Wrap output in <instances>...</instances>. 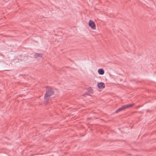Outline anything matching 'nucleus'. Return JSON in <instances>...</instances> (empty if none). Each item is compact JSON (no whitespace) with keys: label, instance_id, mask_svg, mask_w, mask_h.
I'll list each match as a JSON object with an SVG mask.
<instances>
[{"label":"nucleus","instance_id":"f03ea898","mask_svg":"<svg viewBox=\"0 0 156 156\" xmlns=\"http://www.w3.org/2000/svg\"><path fill=\"white\" fill-rule=\"evenodd\" d=\"M133 105V104H128V105H124L122 106V107H121V108H119V109H117L116 111L115 112L118 113V112H119L120 111H122L123 110H124V109H125L127 108L131 107H132Z\"/></svg>","mask_w":156,"mask_h":156},{"label":"nucleus","instance_id":"423d86ee","mask_svg":"<svg viewBox=\"0 0 156 156\" xmlns=\"http://www.w3.org/2000/svg\"><path fill=\"white\" fill-rule=\"evenodd\" d=\"M42 56V54H41L38 53L35 54L34 55V57L36 58H37L38 57H41Z\"/></svg>","mask_w":156,"mask_h":156},{"label":"nucleus","instance_id":"7ed1b4c3","mask_svg":"<svg viewBox=\"0 0 156 156\" xmlns=\"http://www.w3.org/2000/svg\"><path fill=\"white\" fill-rule=\"evenodd\" d=\"M89 25L91 28L93 30H95L96 29L95 24L94 21L91 20H90L88 23Z\"/></svg>","mask_w":156,"mask_h":156},{"label":"nucleus","instance_id":"39448f33","mask_svg":"<svg viewBox=\"0 0 156 156\" xmlns=\"http://www.w3.org/2000/svg\"><path fill=\"white\" fill-rule=\"evenodd\" d=\"M98 72L99 74L103 75L104 74L105 71L103 69H98Z\"/></svg>","mask_w":156,"mask_h":156},{"label":"nucleus","instance_id":"20e7f679","mask_svg":"<svg viewBox=\"0 0 156 156\" xmlns=\"http://www.w3.org/2000/svg\"><path fill=\"white\" fill-rule=\"evenodd\" d=\"M98 87L99 88L102 89L105 87V85L103 83H100L98 85Z\"/></svg>","mask_w":156,"mask_h":156},{"label":"nucleus","instance_id":"0eeeda50","mask_svg":"<svg viewBox=\"0 0 156 156\" xmlns=\"http://www.w3.org/2000/svg\"><path fill=\"white\" fill-rule=\"evenodd\" d=\"M88 92H90V93H92V90L90 88H89L88 89Z\"/></svg>","mask_w":156,"mask_h":156},{"label":"nucleus","instance_id":"f257e3e1","mask_svg":"<svg viewBox=\"0 0 156 156\" xmlns=\"http://www.w3.org/2000/svg\"><path fill=\"white\" fill-rule=\"evenodd\" d=\"M54 92L52 88L50 87H47L46 90V93L44 96V99L47 102L49 99L50 97L54 94Z\"/></svg>","mask_w":156,"mask_h":156}]
</instances>
